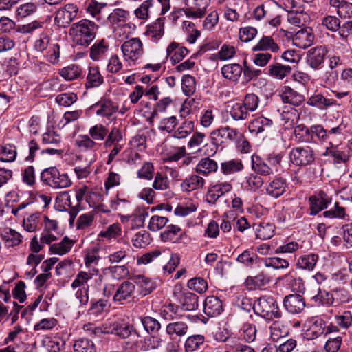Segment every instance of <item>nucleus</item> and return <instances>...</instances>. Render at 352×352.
<instances>
[{"label": "nucleus", "instance_id": "nucleus-61", "mask_svg": "<svg viewBox=\"0 0 352 352\" xmlns=\"http://www.w3.org/2000/svg\"><path fill=\"white\" fill-rule=\"evenodd\" d=\"M188 287L192 290L203 294L208 289V283L203 278L196 277L188 281Z\"/></svg>", "mask_w": 352, "mask_h": 352}, {"label": "nucleus", "instance_id": "nucleus-27", "mask_svg": "<svg viewBox=\"0 0 352 352\" xmlns=\"http://www.w3.org/2000/svg\"><path fill=\"white\" fill-rule=\"evenodd\" d=\"M218 169V164L216 161L209 157L202 158L197 164L195 172L207 176L215 173Z\"/></svg>", "mask_w": 352, "mask_h": 352}, {"label": "nucleus", "instance_id": "nucleus-52", "mask_svg": "<svg viewBox=\"0 0 352 352\" xmlns=\"http://www.w3.org/2000/svg\"><path fill=\"white\" fill-rule=\"evenodd\" d=\"M153 7V1L146 0L134 11V14L138 19L146 20L151 13Z\"/></svg>", "mask_w": 352, "mask_h": 352}, {"label": "nucleus", "instance_id": "nucleus-63", "mask_svg": "<svg viewBox=\"0 0 352 352\" xmlns=\"http://www.w3.org/2000/svg\"><path fill=\"white\" fill-rule=\"evenodd\" d=\"M150 234L145 230L136 233L132 239V243L136 248H142L150 243Z\"/></svg>", "mask_w": 352, "mask_h": 352}, {"label": "nucleus", "instance_id": "nucleus-20", "mask_svg": "<svg viewBox=\"0 0 352 352\" xmlns=\"http://www.w3.org/2000/svg\"><path fill=\"white\" fill-rule=\"evenodd\" d=\"M279 45L274 38L270 36H263L258 42L252 47L253 52L270 51L272 53H277L280 51Z\"/></svg>", "mask_w": 352, "mask_h": 352}, {"label": "nucleus", "instance_id": "nucleus-31", "mask_svg": "<svg viewBox=\"0 0 352 352\" xmlns=\"http://www.w3.org/2000/svg\"><path fill=\"white\" fill-rule=\"evenodd\" d=\"M272 124V120L259 116L254 118L249 124L248 129L251 133L258 134L270 129Z\"/></svg>", "mask_w": 352, "mask_h": 352}, {"label": "nucleus", "instance_id": "nucleus-32", "mask_svg": "<svg viewBox=\"0 0 352 352\" xmlns=\"http://www.w3.org/2000/svg\"><path fill=\"white\" fill-rule=\"evenodd\" d=\"M286 186V182L283 179L276 178L267 186L266 191L270 195L278 197L285 192Z\"/></svg>", "mask_w": 352, "mask_h": 352}, {"label": "nucleus", "instance_id": "nucleus-28", "mask_svg": "<svg viewBox=\"0 0 352 352\" xmlns=\"http://www.w3.org/2000/svg\"><path fill=\"white\" fill-rule=\"evenodd\" d=\"M326 329L324 321L320 318L315 319L305 333V337L313 340L322 335Z\"/></svg>", "mask_w": 352, "mask_h": 352}, {"label": "nucleus", "instance_id": "nucleus-5", "mask_svg": "<svg viewBox=\"0 0 352 352\" xmlns=\"http://www.w3.org/2000/svg\"><path fill=\"white\" fill-rule=\"evenodd\" d=\"M123 57L130 65H136L144 54L143 43L139 38H131L121 45Z\"/></svg>", "mask_w": 352, "mask_h": 352}, {"label": "nucleus", "instance_id": "nucleus-15", "mask_svg": "<svg viewBox=\"0 0 352 352\" xmlns=\"http://www.w3.org/2000/svg\"><path fill=\"white\" fill-rule=\"evenodd\" d=\"M283 305L288 312L291 314H298L304 309L305 302L302 296L291 294L285 297Z\"/></svg>", "mask_w": 352, "mask_h": 352}, {"label": "nucleus", "instance_id": "nucleus-35", "mask_svg": "<svg viewBox=\"0 0 352 352\" xmlns=\"http://www.w3.org/2000/svg\"><path fill=\"white\" fill-rule=\"evenodd\" d=\"M204 179L198 175H193L186 178L182 184V188L186 191H192L202 188Z\"/></svg>", "mask_w": 352, "mask_h": 352}, {"label": "nucleus", "instance_id": "nucleus-11", "mask_svg": "<svg viewBox=\"0 0 352 352\" xmlns=\"http://www.w3.org/2000/svg\"><path fill=\"white\" fill-rule=\"evenodd\" d=\"M184 1H186V8H184L185 14L193 19L202 17L209 3V0H193L191 2Z\"/></svg>", "mask_w": 352, "mask_h": 352}, {"label": "nucleus", "instance_id": "nucleus-26", "mask_svg": "<svg viewBox=\"0 0 352 352\" xmlns=\"http://www.w3.org/2000/svg\"><path fill=\"white\" fill-rule=\"evenodd\" d=\"M330 145L326 148L324 155L333 158L335 164L346 163L349 161V155L347 153L341 151L338 146H333L331 143Z\"/></svg>", "mask_w": 352, "mask_h": 352}, {"label": "nucleus", "instance_id": "nucleus-16", "mask_svg": "<svg viewBox=\"0 0 352 352\" xmlns=\"http://www.w3.org/2000/svg\"><path fill=\"white\" fill-rule=\"evenodd\" d=\"M232 189L230 182H220L213 186L207 193V200L209 203L214 204L217 200Z\"/></svg>", "mask_w": 352, "mask_h": 352}, {"label": "nucleus", "instance_id": "nucleus-25", "mask_svg": "<svg viewBox=\"0 0 352 352\" xmlns=\"http://www.w3.org/2000/svg\"><path fill=\"white\" fill-rule=\"evenodd\" d=\"M188 53V50L185 47L180 46L175 42L171 43L166 49L167 56L174 63L181 61Z\"/></svg>", "mask_w": 352, "mask_h": 352}, {"label": "nucleus", "instance_id": "nucleus-24", "mask_svg": "<svg viewBox=\"0 0 352 352\" xmlns=\"http://www.w3.org/2000/svg\"><path fill=\"white\" fill-rule=\"evenodd\" d=\"M307 104L311 107H317L320 109H327L328 107L336 104L333 99L327 98L320 94H314L310 96Z\"/></svg>", "mask_w": 352, "mask_h": 352}, {"label": "nucleus", "instance_id": "nucleus-43", "mask_svg": "<svg viewBox=\"0 0 352 352\" xmlns=\"http://www.w3.org/2000/svg\"><path fill=\"white\" fill-rule=\"evenodd\" d=\"M236 261L246 267H252L258 261H261V258L256 253L246 250L238 256Z\"/></svg>", "mask_w": 352, "mask_h": 352}, {"label": "nucleus", "instance_id": "nucleus-46", "mask_svg": "<svg viewBox=\"0 0 352 352\" xmlns=\"http://www.w3.org/2000/svg\"><path fill=\"white\" fill-rule=\"evenodd\" d=\"M235 54L236 49L234 46L228 44H223L220 50L212 56L214 60H227L234 57Z\"/></svg>", "mask_w": 352, "mask_h": 352}, {"label": "nucleus", "instance_id": "nucleus-57", "mask_svg": "<svg viewBox=\"0 0 352 352\" xmlns=\"http://www.w3.org/2000/svg\"><path fill=\"white\" fill-rule=\"evenodd\" d=\"M252 169L258 174L269 175L272 173V170L266 163L261 161L258 156H252Z\"/></svg>", "mask_w": 352, "mask_h": 352}, {"label": "nucleus", "instance_id": "nucleus-53", "mask_svg": "<svg viewBox=\"0 0 352 352\" xmlns=\"http://www.w3.org/2000/svg\"><path fill=\"white\" fill-rule=\"evenodd\" d=\"M205 338L203 335L197 334L189 336L184 344L186 351H194L197 350L200 345L203 344Z\"/></svg>", "mask_w": 352, "mask_h": 352}, {"label": "nucleus", "instance_id": "nucleus-54", "mask_svg": "<svg viewBox=\"0 0 352 352\" xmlns=\"http://www.w3.org/2000/svg\"><path fill=\"white\" fill-rule=\"evenodd\" d=\"M16 154L14 146L6 144L0 148V160L6 162H12L15 160Z\"/></svg>", "mask_w": 352, "mask_h": 352}, {"label": "nucleus", "instance_id": "nucleus-21", "mask_svg": "<svg viewBox=\"0 0 352 352\" xmlns=\"http://www.w3.org/2000/svg\"><path fill=\"white\" fill-rule=\"evenodd\" d=\"M222 76L230 81L237 82L243 72V68L238 63L226 64L221 67Z\"/></svg>", "mask_w": 352, "mask_h": 352}, {"label": "nucleus", "instance_id": "nucleus-41", "mask_svg": "<svg viewBox=\"0 0 352 352\" xmlns=\"http://www.w3.org/2000/svg\"><path fill=\"white\" fill-rule=\"evenodd\" d=\"M318 260V256L316 254L302 255L298 259L297 265L302 269L312 270Z\"/></svg>", "mask_w": 352, "mask_h": 352}, {"label": "nucleus", "instance_id": "nucleus-48", "mask_svg": "<svg viewBox=\"0 0 352 352\" xmlns=\"http://www.w3.org/2000/svg\"><path fill=\"white\" fill-rule=\"evenodd\" d=\"M285 278L288 282L289 287L296 292H302L305 289L304 281L300 277H297L294 272H289Z\"/></svg>", "mask_w": 352, "mask_h": 352}, {"label": "nucleus", "instance_id": "nucleus-18", "mask_svg": "<svg viewBox=\"0 0 352 352\" xmlns=\"http://www.w3.org/2000/svg\"><path fill=\"white\" fill-rule=\"evenodd\" d=\"M204 311L208 316L214 317L218 316L223 311L222 302L216 296H208L204 302Z\"/></svg>", "mask_w": 352, "mask_h": 352}, {"label": "nucleus", "instance_id": "nucleus-10", "mask_svg": "<svg viewBox=\"0 0 352 352\" xmlns=\"http://www.w3.org/2000/svg\"><path fill=\"white\" fill-rule=\"evenodd\" d=\"M135 285L132 282L125 280L120 284L113 296L115 302L122 304L124 301H130L134 298Z\"/></svg>", "mask_w": 352, "mask_h": 352}, {"label": "nucleus", "instance_id": "nucleus-33", "mask_svg": "<svg viewBox=\"0 0 352 352\" xmlns=\"http://www.w3.org/2000/svg\"><path fill=\"white\" fill-rule=\"evenodd\" d=\"M74 243V241L69 239L67 236H65L61 242L52 245L50 247V252L52 254L64 255L70 251Z\"/></svg>", "mask_w": 352, "mask_h": 352}, {"label": "nucleus", "instance_id": "nucleus-45", "mask_svg": "<svg viewBox=\"0 0 352 352\" xmlns=\"http://www.w3.org/2000/svg\"><path fill=\"white\" fill-rule=\"evenodd\" d=\"M110 208L119 213H127L131 210V205L129 200L116 197L110 201Z\"/></svg>", "mask_w": 352, "mask_h": 352}, {"label": "nucleus", "instance_id": "nucleus-36", "mask_svg": "<svg viewBox=\"0 0 352 352\" xmlns=\"http://www.w3.org/2000/svg\"><path fill=\"white\" fill-rule=\"evenodd\" d=\"M103 82V77L100 73L99 69L96 67L89 68L87 76V87H96Z\"/></svg>", "mask_w": 352, "mask_h": 352}, {"label": "nucleus", "instance_id": "nucleus-1", "mask_svg": "<svg viewBox=\"0 0 352 352\" xmlns=\"http://www.w3.org/2000/svg\"><path fill=\"white\" fill-rule=\"evenodd\" d=\"M98 30L94 21L82 19L71 25L69 35L74 45L87 47L96 38Z\"/></svg>", "mask_w": 352, "mask_h": 352}, {"label": "nucleus", "instance_id": "nucleus-8", "mask_svg": "<svg viewBox=\"0 0 352 352\" xmlns=\"http://www.w3.org/2000/svg\"><path fill=\"white\" fill-rule=\"evenodd\" d=\"M78 8L73 3H67L60 8L56 13L55 22L60 26L65 28L77 16Z\"/></svg>", "mask_w": 352, "mask_h": 352}, {"label": "nucleus", "instance_id": "nucleus-38", "mask_svg": "<svg viewBox=\"0 0 352 352\" xmlns=\"http://www.w3.org/2000/svg\"><path fill=\"white\" fill-rule=\"evenodd\" d=\"M129 17V12L122 9H116L111 12L109 16L108 20L113 28L120 25L126 22Z\"/></svg>", "mask_w": 352, "mask_h": 352}, {"label": "nucleus", "instance_id": "nucleus-56", "mask_svg": "<svg viewBox=\"0 0 352 352\" xmlns=\"http://www.w3.org/2000/svg\"><path fill=\"white\" fill-rule=\"evenodd\" d=\"M108 133L107 129L101 124L91 127L89 131V137L94 141L104 140Z\"/></svg>", "mask_w": 352, "mask_h": 352}, {"label": "nucleus", "instance_id": "nucleus-19", "mask_svg": "<svg viewBox=\"0 0 352 352\" xmlns=\"http://www.w3.org/2000/svg\"><path fill=\"white\" fill-rule=\"evenodd\" d=\"M282 101L284 103L294 106L300 105L304 100V96L288 86H285L280 94Z\"/></svg>", "mask_w": 352, "mask_h": 352}, {"label": "nucleus", "instance_id": "nucleus-40", "mask_svg": "<svg viewBox=\"0 0 352 352\" xmlns=\"http://www.w3.org/2000/svg\"><path fill=\"white\" fill-rule=\"evenodd\" d=\"M270 337L274 341L283 338L288 334V328L280 321H274L270 327Z\"/></svg>", "mask_w": 352, "mask_h": 352}, {"label": "nucleus", "instance_id": "nucleus-60", "mask_svg": "<svg viewBox=\"0 0 352 352\" xmlns=\"http://www.w3.org/2000/svg\"><path fill=\"white\" fill-rule=\"evenodd\" d=\"M141 322L144 329L149 333H156L161 328L159 321L150 316L141 318Z\"/></svg>", "mask_w": 352, "mask_h": 352}, {"label": "nucleus", "instance_id": "nucleus-30", "mask_svg": "<svg viewBox=\"0 0 352 352\" xmlns=\"http://www.w3.org/2000/svg\"><path fill=\"white\" fill-rule=\"evenodd\" d=\"M96 107L98 108L96 115L107 118L111 117L118 110V106L110 100H101Z\"/></svg>", "mask_w": 352, "mask_h": 352}, {"label": "nucleus", "instance_id": "nucleus-51", "mask_svg": "<svg viewBox=\"0 0 352 352\" xmlns=\"http://www.w3.org/2000/svg\"><path fill=\"white\" fill-rule=\"evenodd\" d=\"M76 145L82 151H92L98 145L89 135H79L75 140Z\"/></svg>", "mask_w": 352, "mask_h": 352}, {"label": "nucleus", "instance_id": "nucleus-59", "mask_svg": "<svg viewBox=\"0 0 352 352\" xmlns=\"http://www.w3.org/2000/svg\"><path fill=\"white\" fill-rule=\"evenodd\" d=\"M136 280L137 283L141 288L140 293L142 296H146L150 294L155 289V284L150 278L144 276H138L136 278Z\"/></svg>", "mask_w": 352, "mask_h": 352}, {"label": "nucleus", "instance_id": "nucleus-14", "mask_svg": "<svg viewBox=\"0 0 352 352\" xmlns=\"http://www.w3.org/2000/svg\"><path fill=\"white\" fill-rule=\"evenodd\" d=\"M327 50L324 46L311 48L307 54V62L314 69H319L324 60Z\"/></svg>", "mask_w": 352, "mask_h": 352}, {"label": "nucleus", "instance_id": "nucleus-44", "mask_svg": "<svg viewBox=\"0 0 352 352\" xmlns=\"http://www.w3.org/2000/svg\"><path fill=\"white\" fill-rule=\"evenodd\" d=\"M221 168L223 174L230 175L242 170L243 165L240 160H232L221 163Z\"/></svg>", "mask_w": 352, "mask_h": 352}, {"label": "nucleus", "instance_id": "nucleus-64", "mask_svg": "<svg viewBox=\"0 0 352 352\" xmlns=\"http://www.w3.org/2000/svg\"><path fill=\"white\" fill-rule=\"evenodd\" d=\"M256 330L252 324L245 323L241 329V336L248 342H253L256 338Z\"/></svg>", "mask_w": 352, "mask_h": 352}, {"label": "nucleus", "instance_id": "nucleus-47", "mask_svg": "<svg viewBox=\"0 0 352 352\" xmlns=\"http://www.w3.org/2000/svg\"><path fill=\"white\" fill-rule=\"evenodd\" d=\"M311 127L309 129L305 125H298L294 129V135L300 142H311L313 141L312 132Z\"/></svg>", "mask_w": 352, "mask_h": 352}, {"label": "nucleus", "instance_id": "nucleus-58", "mask_svg": "<svg viewBox=\"0 0 352 352\" xmlns=\"http://www.w3.org/2000/svg\"><path fill=\"white\" fill-rule=\"evenodd\" d=\"M133 329V326L129 324L115 322L112 326L111 333L118 336L121 338H126L131 335Z\"/></svg>", "mask_w": 352, "mask_h": 352}, {"label": "nucleus", "instance_id": "nucleus-23", "mask_svg": "<svg viewBox=\"0 0 352 352\" xmlns=\"http://www.w3.org/2000/svg\"><path fill=\"white\" fill-rule=\"evenodd\" d=\"M253 228L255 231L257 239L267 240L272 238L274 234L275 226L268 222H262L259 224H254Z\"/></svg>", "mask_w": 352, "mask_h": 352}, {"label": "nucleus", "instance_id": "nucleus-39", "mask_svg": "<svg viewBox=\"0 0 352 352\" xmlns=\"http://www.w3.org/2000/svg\"><path fill=\"white\" fill-rule=\"evenodd\" d=\"M186 154V150L184 146L172 147L166 150L163 160L164 162H177L185 157Z\"/></svg>", "mask_w": 352, "mask_h": 352}, {"label": "nucleus", "instance_id": "nucleus-2", "mask_svg": "<svg viewBox=\"0 0 352 352\" xmlns=\"http://www.w3.org/2000/svg\"><path fill=\"white\" fill-rule=\"evenodd\" d=\"M241 134L234 129L230 126H223L211 131L210 138V144H206L204 146V153L206 155H214L218 148V143H228L238 141Z\"/></svg>", "mask_w": 352, "mask_h": 352}, {"label": "nucleus", "instance_id": "nucleus-7", "mask_svg": "<svg viewBox=\"0 0 352 352\" xmlns=\"http://www.w3.org/2000/svg\"><path fill=\"white\" fill-rule=\"evenodd\" d=\"M173 294L184 310L192 311L197 308L198 297L196 294L188 291H183L180 285L175 287Z\"/></svg>", "mask_w": 352, "mask_h": 352}, {"label": "nucleus", "instance_id": "nucleus-13", "mask_svg": "<svg viewBox=\"0 0 352 352\" xmlns=\"http://www.w3.org/2000/svg\"><path fill=\"white\" fill-rule=\"evenodd\" d=\"M314 35L311 28L307 27L296 32L292 36L293 44L299 48H307L314 42Z\"/></svg>", "mask_w": 352, "mask_h": 352}, {"label": "nucleus", "instance_id": "nucleus-4", "mask_svg": "<svg viewBox=\"0 0 352 352\" xmlns=\"http://www.w3.org/2000/svg\"><path fill=\"white\" fill-rule=\"evenodd\" d=\"M41 179L54 189L66 188L72 184L67 174L60 173L56 167L43 170L41 174Z\"/></svg>", "mask_w": 352, "mask_h": 352}, {"label": "nucleus", "instance_id": "nucleus-62", "mask_svg": "<svg viewBox=\"0 0 352 352\" xmlns=\"http://www.w3.org/2000/svg\"><path fill=\"white\" fill-rule=\"evenodd\" d=\"M180 232V227L173 224L168 225L166 230L161 233V239L164 242L174 241Z\"/></svg>", "mask_w": 352, "mask_h": 352}, {"label": "nucleus", "instance_id": "nucleus-34", "mask_svg": "<svg viewBox=\"0 0 352 352\" xmlns=\"http://www.w3.org/2000/svg\"><path fill=\"white\" fill-rule=\"evenodd\" d=\"M195 129V123L192 120H186L173 132V137L177 139H184L191 134Z\"/></svg>", "mask_w": 352, "mask_h": 352}, {"label": "nucleus", "instance_id": "nucleus-29", "mask_svg": "<svg viewBox=\"0 0 352 352\" xmlns=\"http://www.w3.org/2000/svg\"><path fill=\"white\" fill-rule=\"evenodd\" d=\"M1 237L8 247H14L22 241L21 234L12 228H6L1 232Z\"/></svg>", "mask_w": 352, "mask_h": 352}, {"label": "nucleus", "instance_id": "nucleus-49", "mask_svg": "<svg viewBox=\"0 0 352 352\" xmlns=\"http://www.w3.org/2000/svg\"><path fill=\"white\" fill-rule=\"evenodd\" d=\"M74 352H96V346L91 340L80 338L76 340L74 344Z\"/></svg>", "mask_w": 352, "mask_h": 352}, {"label": "nucleus", "instance_id": "nucleus-12", "mask_svg": "<svg viewBox=\"0 0 352 352\" xmlns=\"http://www.w3.org/2000/svg\"><path fill=\"white\" fill-rule=\"evenodd\" d=\"M331 197L324 191H320L310 197V214L316 215L319 212L327 208L331 203Z\"/></svg>", "mask_w": 352, "mask_h": 352}, {"label": "nucleus", "instance_id": "nucleus-3", "mask_svg": "<svg viewBox=\"0 0 352 352\" xmlns=\"http://www.w3.org/2000/svg\"><path fill=\"white\" fill-rule=\"evenodd\" d=\"M253 309L256 314L268 320L281 316L276 300L271 296H261L254 302Z\"/></svg>", "mask_w": 352, "mask_h": 352}, {"label": "nucleus", "instance_id": "nucleus-22", "mask_svg": "<svg viewBox=\"0 0 352 352\" xmlns=\"http://www.w3.org/2000/svg\"><path fill=\"white\" fill-rule=\"evenodd\" d=\"M188 331V325L184 321H175L167 324L166 331L171 338L184 336Z\"/></svg>", "mask_w": 352, "mask_h": 352}, {"label": "nucleus", "instance_id": "nucleus-50", "mask_svg": "<svg viewBox=\"0 0 352 352\" xmlns=\"http://www.w3.org/2000/svg\"><path fill=\"white\" fill-rule=\"evenodd\" d=\"M122 234V228L119 223L110 225L107 229L100 231L98 237L105 238L107 240L117 239Z\"/></svg>", "mask_w": 352, "mask_h": 352}, {"label": "nucleus", "instance_id": "nucleus-9", "mask_svg": "<svg viewBox=\"0 0 352 352\" xmlns=\"http://www.w3.org/2000/svg\"><path fill=\"white\" fill-rule=\"evenodd\" d=\"M129 274V270L126 265H112L102 270L99 275L101 282L105 281L109 277L113 280H121L126 278Z\"/></svg>", "mask_w": 352, "mask_h": 352}, {"label": "nucleus", "instance_id": "nucleus-42", "mask_svg": "<svg viewBox=\"0 0 352 352\" xmlns=\"http://www.w3.org/2000/svg\"><path fill=\"white\" fill-rule=\"evenodd\" d=\"M59 74L66 80H73L81 76L82 70L78 65L72 64L63 68Z\"/></svg>", "mask_w": 352, "mask_h": 352}, {"label": "nucleus", "instance_id": "nucleus-55", "mask_svg": "<svg viewBox=\"0 0 352 352\" xmlns=\"http://www.w3.org/2000/svg\"><path fill=\"white\" fill-rule=\"evenodd\" d=\"M264 265L267 267H273L274 269H285L289 267V262L286 259L279 257H271L261 258Z\"/></svg>", "mask_w": 352, "mask_h": 352}, {"label": "nucleus", "instance_id": "nucleus-6", "mask_svg": "<svg viewBox=\"0 0 352 352\" xmlns=\"http://www.w3.org/2000/svg\"><path fill=\"white\" fill-rule=\"evenodd\" d=\"M289 158L296 166H307L314 161V151L309 146L294 147L289 153Z\"/></svg>", "mask_w": 352, "mask_h": 352}, {"label": "nucleus", "instance_id": "nucleus-17", "mask_svg": "<svg viewBox=\"0 0 352 352\" xmlns=\"http://www.w3.org/2000/svg\"><path fill=\"white\" fill-rule=\"evenodd\" d=\"M109 43L105 39L97 41L89 49V57L94 61L103 59L109 51Z\"/></svg>", "mask_w": 352, "mask_h": 352}, {"label": "nucleus", "instance_id": "nucleus-37", "mask_svg": "<svg viewBox=\"0 0 352 352\" xmlns=\"http://www.w3.org/2000/svg\"><path fill=\"white\" fill-rule=\"evenodd\" d=\"M291 71L292 68L290 66L276 63L269 66L268 74L275 78L281 80L289 75Z\"/></svg>", "mask_w": 352, "mask_h": 352}]
</instances>
